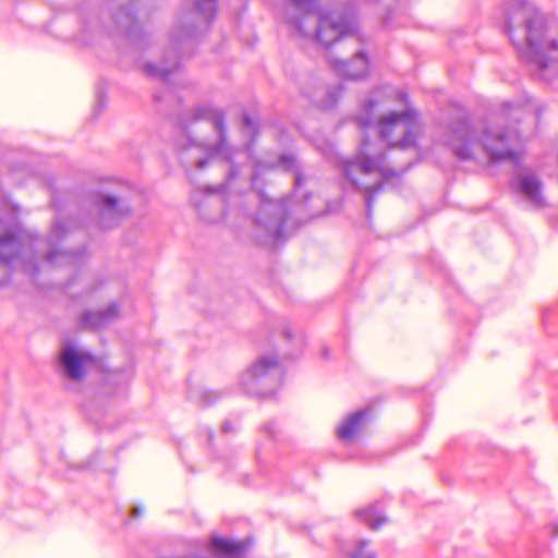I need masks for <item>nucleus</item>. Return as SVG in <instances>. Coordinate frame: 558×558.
<instances>
[{
	"instance_id": "b1692460",
	"label": "nucleus",
	"mask_w": 558,
	"mask_h": 558,
	"mask_svg": "<svg viewBox=\"0 0 558 558\" xmlns=\"http://www.w3.org/2000/svg\"><path fill=\"white\" fill-rule=\"evenodd\" d=\"M278 430L279 427L275 421L268 422L260 427V433L270 439H275L277 437Z\"/></svg>"
},
{
	"instance_id": "f3484780",
	"label": "nucleus",
	"mask_w": 558,
	"mask_h": 558,
	"mask_svg": "<svg viewBox=\"0 0 558 558\" xmlns=\"http://www.w3.org/2000/svg\"><path fill=\"white\" fill-rule=\"evenodd\" d=\"M118 315V306L111 304L105 310L85 313L81 318V325L84 328L99 329L111 324Z\"/></svg>"
},
{
	"instance_id": "20e7f679",
	"label": "nucleus",
	"mask_w": 558,
	"mask_h": 558,
	"mask_svg": "<svg viewBox=\"0 0 558 558\" xmlns=\"http://www.w3.org/2000/svg\"><path fill=\"white\" fill-rule=\"evenodd\" d=\"M504 29L535 77L549 82L558 76V21L533 0H507Z\"/></svg>"
},
{
	"instance_id": "412c9836",
	"label": "nucleus",
	"mask_w": 558,
	"mask_h": 558,
	"mask_svg": "<svg viewBox=\"0 0 558 558\" xmlns=\"http://www.w3.org/2000/svg\"><path fill=\"white\" fill-rule=\"evenodd\" d=\"M100 29H102V25L99 21L98 15L95 13L88 14L87 16H84L83 28L76 39L81 41L83 45H87L89 43L88 34L98 32Z\"/></svg>"
},
{
	"instance_id": "7c9ffc66",
	"label": "nucleus",
	"mask_w": 558,
	"mask_h": 558,
	"mask_svg": "<svg viewBox=\"0 0 558 558\" xmlns=\"http://www.w3.org/2000/svg\"><path fill=\"white\" fill-rule=\"evenodd\" d=\"M235 175V170L233 169V167H231V169L229 170V178H233Z\"/></svg>"
},
{
	"instance_id": "7ed1b4c3",
	"label": "nucleus",
	"mask_w": 558,
	"mask_h": 558,
	"mask_svg": "<svg viewBox=\"0 0 558 558\" xmlns=\"http://www.w3.org/2000/svg\"><path fill=\"white\" fill-rule=\"evenodd\" d=\"M545 108L542 101L523 94L515 102H506L499 116L492 117L488 121L474 123L469 119H457L449 126L445 142L461 160H509L518 165L521 160V153L518 149L522 137L520 132L510 125L505 130L496 128L495 120L519 122L527 113H533L538 120Z\"/></svg>"
},
{
	"instance_id": "c9c22d12",
	"label": "nucleus",
	"mask_w": 558,
	"mask_h": 558,
	"mask_svg": "<svg viewBox=\"0 0 558 558\" xmlns=\"http://www.w3.org/2000/svg\"><path fill=\"white\" fill-rule=\"evenodd\" d=\"M308 197H310V195H304V196H303L304 202H306Z\"/></svg>"
},
{
	"instance_id": "4be33fe9",
	"label": "nucleus",
	"mask_w": 558,
	"mask_h": 558,
	"mask_svg": "<svg viewBox=\"0 0 558 558\" xmlns=\"http://www.w3.org/2000/svg\"><path fill=\"white\" fill-rule=\"evenodd\" d=\"M345 558H375V555L368 549V542L361 539L354 549L345 554Z\"/></svg>"
},
{
	"instance_id": "f8f14e48",
	"label": "nucleus",
	"mask_w": 558,
	"mask_h": 558,
	"mask_svg": "<svg viewBox=\"0 0 558 558\" xmlns=\"http://www.w3.org/2000/svg\"><path fill=\"white\" fill-rule=\"evenodd\" d=\"M226 189L227 184H221L217 187L208 186L204 191L203 199L201 202L195 201V205L204 220L213 223L228 219L232 209L229 204L225 203L222 193Z\"/></svg>"
},
{
	"instance_id": "a211bd4d",
	"label": "nucleus",
	"mask_w": 558,
	"mask_h": 558,
	"mask_svg": "<svg viewBox=\"0 0 558 558\" xmlns=\"http://www.w3.org/2000/svg\"><path fill=\"white\" fill-rule=\"evenodd\" d=\"M217 0H194L193 10L198 23L208 26L216 16Z\"/></svg>"
},
{
	"instance_id": "a878e982",
	"label": "nucleus",
	"mask_w": 558,
	"mask_h": 558,
	"mask_svg": "<svg viewBox=\"0 0 558 558\" xmlns=\"http://www.w3.org/2000/svg\"><path fill=\"white\" fill-rule=\"evenodd\" d=\"M222 433L227 434L233 430V427L231 426L230 422H225L221 426Z\"/></svg>"
},
{
	"instance_id": "2eb2a0df",
	"label": "nucleus",
	"mask_w": 558,
	"mask_h": 558,
	"mask_svg": "<svg viewBox=\"0 0 558 558\" xmlns=\"http://www.w3.org/2000/svg\"><path fill=\"white\" fill-rule=\"evenodd\" d=\"M332 68L338 75L344 78L359 80L367 73L368 60L363 51H357L349 61L333 60Z\"/></svg>"
},
{
	"instance_id": "393cba45",
	"label": "nucleus",
	"mask_w": 558,
	"mask_h": 558,
	"mask_svg": "<svg viewBox=\"0 0 558 558\" xmlns=\"http://www.w3.org/2000/svg\"><path fill=\"white\" fill-rule=\"evenodd\" d=\"M144 513H145V508L143 505H134L131 508V515L133 519H140L144 515Z\"/></svg>"
},
{
	"instance_id": "f704fd0d",
	"label": "nucleus",
	"mask_w": 558,
	"mask_h": 558,
	"mask_svg": "<svg viewBox=\"0 0 558 558\" xmlns=\"http://www.w3.org/2000/svg\"><path fill=\"white\" fill-rule=\"evenodd\" d=\"M156 100H161V97L159 95L155 96Z\"/></svg>"
},
{
	"instance_id": "c756f323",
	"label": "nucleus",
	"mask_w": 558,
	"mask_h": 558,
	"mask_svg": "<svg viewBox=\"0 0 558 558\" xmlns=\"http://www.w3.org/2000/svg\"><path fill=\"white\" fill-rule=\"evenodd\" d=\"M207 436H208V442L210 444L213 440V432L210 429H207Z\"/></svg>"
},
{
	"instance_id": "4468645a",
	"label": "nucleus",
	"mask_w": 558,
	"mask_h": 558,
	"mask_svg": "<svg viewBox=\"0 0 558 558\" xmlns=\"http://www.w3.org/2000/svg\"><path fill=\"white\" fill-rule=\"evenodd\" d=\"M369 413V409L365 408L344 417L336 429L339 440L343 444H351L362 433Z\"/></svg>"
},
{
	"instance_id": "bb28decb",
	"label": "nucleus",
	"mask_w": 558,
	"mask_h": 558,
	"mask_svg": "<svg viewBox=\"0 0 558 558\" xmlns=\"http://www.w3.org/2000/svg\"><path fill=\"white\" fill-rule=\"evenodd\" d=\"M550 531L553 536H558V522H554L550 524Z\"/></svg>"
},
{
	"instance_id": "72a5a7b5",
	"label": "nucleus",
	"mask_w": 558,
	"mask_h": 558,
	"mask_svg": "<svg viewBox=\"0 0 558 558\" xmlns=\"http://www.w3.org/2000/svg\"><path fill=\"white\" fill-rule=\"evenodd\" d=\"M116 376H122V374H111V375H110V378H111V377H116Z\"/></svg>"
},
{
	"instance_id": "423d86ee",
	"label": "nucleus",
	"mask_w": 558,
	"mask_h": 558,
	"mask_svg": "<svg viewBox=\"0 0 558 558\" xmlns=\"http://www.w3.org/2000/svg\"><path fill=\"white\" fill-rule=\"evenodd\" d=\"M225 120V111L211 104L198 105L183 113L181 128L189 140L187 150L205 154V157L195 159L196 168L203 169L215 157L231 162Z\"/></svg>"
},
{
	"instance_id": "f03ea898",
	"label": "nucleus",
	"mask_w": 558,
	"mask_h": 558,
	"mask_svg": "<svg viewBox=\"0 0 558 558\" xmlns=\"http://www.w3.org/2000/svg\"><path fill=\"white\" fill-rule=\"evenodd\" d=\"M19 210L7 199L0 204V286L17 269L35 280L45 266H76L83 262L84 250L65 251L62 246L74 226L72 221L66 223L57 217L48 236L40 238L23 228Z\"/></svg>"
},
{
	"instance_id": "9d476101",
	"label": "nucleus",
	"mask_w": 558,
	"mask_h": 558,
	"mask_svg": "<svg viewBox=\"0 0 558 558\" xmlns=\"http://www.w3.org/2000/svg\"><path fill=\"white\" fill-rule=\"evenodd\" d=\"M135 0H110L111 16L118 31L121 32L134 47H142L145 34L138 24L132 3Z\"/></svg>"
},
{
	"instance_id": "1a4fd4ad",
	"label": "nucleus",
	"mask_w": 558,
	"mask_h": 558,
	"mask_svg": "<svg viewBox=\"0 0 558 558\" xmlns=\"http://www.w3.org/2000/svg\"><path fill=\"white\" fill-rule=\"evenodd\" d=\"M511 187L519 201L527 208L541 209L546 206L543 183L536 173L526 169L518 170L512 177Z\"/></svg>"
},
{
	"instance_id": "f257e3e1",
	"label": "nucleus",
	"mask_w": 558,
	"mask_h": 558,
	"mask_svg": "<svg viewBox=\"0 0 558 558\" xmlns=\"http://www.w3.org/2000/svg\"><path fill=\"white\" fill-rule=\"evenodd\" d=\"M376 106L377 100L372 96L363 107V114L356 118L357 126L364 133L356 156L339 160L343 187L363 194L368 217L372 213L374 195L381 190L384 182L405 170L388 165L386 154L372 143L369 133L377 132L380 140L385 141L389 147L407 150L415 147L420 131L413 110L390 112L377 121L374 116Z\"/></svg>"
},
{
	"instance_id": "39448f33",
	"label": "nucleus",
	"mask_w": 558,
	"mask_h": 558,
	"mask_svg": "<svg viewBox=\"0 0 558 558\" xmlns=\"http://www.w3.org/2000/svg\"><path fill=\"white\" fill-rule=\"evenodd\" d=\"M274 167L275 165L270 162H257L252 177V185L256 190L259 201V208L253 218L254 236L259 244L271 248L283 244L288 238L286 232L289 216L287 204L290 202V198L274 201L259 189L264 170ZM276 167L294 171L295 194L293 198L299 197L304 178L296 167L295 158L292 155H282Z\"/></svg>"
},
{
	"instance_id": "5701e85b",
	"label": "nucleus",
	"mask_w": 558,
	"mask_h": 558,
	"mask_svg": "<svg viewBox=\"0 0 558 558\" xmlns=\"http://www.w3.org/2000/svg\"><path fill=\"white\" fill-rule=\"evenodd\" d=\"M242 133L251 142H253L255 140L256 134H257V128H256L255 122L246 113L243 116V119H242Z\"/></svg>"
},
{
	"instance_id": "4c0bfd02",
	"label": "nucleus",
	"mask_w": 558,
	"mask_h": 558,
	"mask_svg": "<svg viewBox=\"0 0 558 558\" xmlns=\"http://www.w3.org/2000/svg\"><path fill=\"white\" fill-rule=\"evenodd\" d=\"M298 341H299L300 343H302V342H303L302 337H300V338L298 339Z\"/></svg>"
},
{
	"instance_id": "dca6fc26",
	"label": "nucleus",
	"mask_w": 558,
	"mask_h": 558,
	"mask_svg": "<svg viewBox=\"0 0 558 558\" xmlns=\"http://www.w3.org/2000/svg\"><path fill=\"white\" fill-rule=\"evenodd\" d=\"M303 94L306 98H308L313 104L319 107L323 110L332 109L343 94V87L341 84L332 87H316L313 93L303 90Z\"/></svg>"
},
{
	"instance_id": "473e14b6",
	"label": "nucleus",
	"mask_w": 558,
	"mask_h": 558,
	"mask_svg": "<svg viewBox=\"0 0 558 558\" xmlns=\"http://www.w3.org/2000/svg\"><path fill=\"white\" fill-rule=\"evenodd\" d=\"M256 454H257V458L260 459V449L259 448L257 449V453Z\"/></svg>"
},
{
	"instance_id": "e433bc0d",
	"label": "nucleus",
	"mask_w": 558,
	"mask_h": 558,
	"mask_svg": "<svg viewBox=\"0 0 558 558\" xmlns=\"http://www.w3.org/2000/svg\"><path fill=\"white\" fill-rule=\"evenodd\" d=\"M324 355L327 356L328 355V351L327 349L324 350Z\"/></svg>"
},
{
	"instance_id": "cd10ccee",
	"label": "nucleus",
	"mask_w": 558,
	"mask_h": 558,
	"mask_svg": "<svg viewBox=\"0 0 558 558\" xmlns=\"http://www.w3.org/2000/svg\"><path fill=\"white\" fill-rule=\"evenodd\" d=\"M284 335H286V337H287L288 339H292V338H293V335H292V332H291V330H290V329H286V330H284Z\"/></svg>"
},
{
	"instance_id": "2f4dec72",
	"label": "nucleus",
	"mask_w": 558,
	"mask_h": 558,
	"mask_svg": "<svg viewBox=\"0 0 558 558\" xmlns=\"http://www.w3.org/2000/svg\"><path fill=\"white\" fill-rule=\"evenodd\" d=\"M239 213H242V214H244V213H245V209L243 208V205H242V204L240 205Z\"/></svg>"
},
{
	"instance_id": "ddd939ff",
	"label": "nucleus",
	"mask_w": 558,
	"mask_h": 558,
	"mask_svg": "<svg viewBox=\"0 0 558 558\" xmlns=\"http://www.w3.org/2000/svg\"><path fill=\"white\" fill-rule=\"evenodd\" d=\"M95 206L98 214V222L104 229L116 227L120 220L129 214L126 205L111 195H98L95 198Z\"/></svg>"
},
{
	"instance_id": "aec40b11",
	"label": "nucleus",
	"mask_w": 558,
	"mask_h": 558,
	"mask_svg": "<svg viewBox=\"0 0 558 558\" xmlns=\"http://www.w3.org/2000/svg\"><path fill=\"white\" fill-rule=\"evenodd\" d=\"M222 397V393L213 390V389H194L190 392L189 398L193 400L194 402L198 403L203 407H208L214 404L216 401H218Z\"/></svg>"
},
{
	"instance_id": "0eeeda50",
	"label": "nucleus",
	"mask_w": 558,
	"mask_h": 558,
	"mask_svg": "<svg viewBox=\"0 0 558 558\" xmlns=\"http://www.w3.org/2000/svg\"><path fill=\"white\" fill-rule=\"evenodd\" d=\"M283 383V368L275 355H260L239 378V386L250 396H272Z\"/></svg>"
},
{
	"instance_id": "6e6552de",
	"label": "nucleus",
	"mask_w": 558,
	"mask_h": 558,
	"mask_svg": "<svg viewBox=\"0 0 558 558\" xmlns=\"http://www.w3.org/2000/svg\"><path fill=\"white\" fill-rule=\"evenodd\" d=\"M94 362V355L74 343H65L59 352V374L72 381H81Z\"/></svg>"
},
{
	"instance_id": "9b49d317",
	"label": "nucleus",
	"mask_w": 558,
	"mask_h": 558,
	"mask_svg": "<svg viewBox=\"0 0 558 558\" xmlns=\"http://www.w3.org/2000/svg\"><path fill=\"white\" fill-rule=\"evenodd\" d=\"M193 37L192 29L184 31L180 37L173 38V47L169 48L165 52V57L162 60V63L160 65H157L150 61L144 62L141 64V68L143 69L144 73L156 80H160L165 83H168L170 81V75L179 68L180 65V56H179V49H181V46L185 40Z\"/></svg>"
},
{
	"instance_id": "c85d7f7f",
	"label": "nucleus",
	"mask_w": 558,
	"mask_h": 558,
	"mask_svg": "<svg viewBox=\"0 0 558 558\" xmlns=\"http://www.w3.org/2000/svg\"><path fill=\"white\" fill-rule=\"evenodd\" d=\"M399 97L401 101H407V95L403 92L399 93Z\"/></svg>"
},
{
	"instance_id": "6ab92c4d",
	"label": "nucleus",
	"mask_w": 558,
	"mask_h": 558,
	"mask_svg": "<svg viewBox=\"0 0 558 558\" xmlns=\"http://www.w3.org/2000/svg\"><path fill=\"white\" fill-rule=\"evenodd\" d=\"M356 515L369 527L373 530L378 529L383 524L386 523L387 519L383 514L378 505H371L366 508L360 509L356 511Z\"/></svg>"
}]
</instances>
